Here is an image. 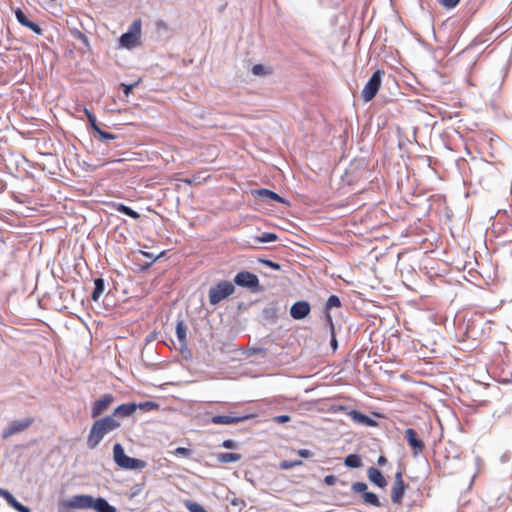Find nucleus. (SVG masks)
Here are the masks:
<instances>
[{
  "label": "nucleus",
  "instance_id": "1",
  "mask_svg": "<svg viewBox=\"0 0 512 512\" xmlns=\"http://www.w3.org/2000/svg\"><path fill=\"white\" fill-rule=\"evenodd\" d=\"M121 426V422L115 417L106 416L96 420L88 434L87 446L89 449H95L102 441L105 435L116 430Z\"/></svg>",
  "mask_w": 512,
  "mask_h": 512
},
{
  "label": "nucleus",
  "instance_id": "2",
  "mask_svg": "<svg viewBox=\"0 0 512 512\" xmlns=\"http://www.w3.org/2000/svg\"><path fill=\"white\" fill-rule=\"evenodd\" d=\"M113 458L120 468L127 470L142 469L146 466L144 461L127 456L120 443H116L113 447Z\"/></svg>",
  "mask_w": 512,
  "mask_h": 512
},
{
  "label": "nucleus",
  "instance_id": "3",
  "mask_svg": "<svg viewBox=\"0 0 512 512\" xmlns=\"http://www.w3.org/2000/svg\"><path fill=\"white\" fill-rule=\"evenodd\" d=\"M235 291V286L229 281H220L215 286L209 289V303L217 305L222 300L232 295Z\"/></svg>",
  "mask_w": 512,
  "mask_h": 512
},
{
  "label": "nucleus",
  "instance_id": "4",
  "mask_svg": "<svg viewBox=\"0 0 512 512\" xmlns=\"http://www.w3.org/2000/svg\"><path fill=\"white\" fill-rule=\"evenodd\" d=\"M384 75V71L377 70L373 73V75L370 77L366 85L364 86L361 97L364 100V102H369L377 95L381 82H382V76Z\"/></svg>",
  "mask_w": 512,
  "mask_h": 512
},
{
  "label": "nucleus",
  "instance_id": "5",
  "mask_svg": "<svg viewBox=\"0 0 512 512\" xmlns=\"http://www.w3.org/2000/svg\"><path fill=\"white\" fill-rule=\"evenodd\" d=\"M234 283L239 287L250 289L252 292L259 291L258 277L248 271L237 273L234 277Z\"/></svg>",
  "mask_w": 512,
  "mask_h": 512
},
{
  "label": "nucleus",
  "instance_id": "6",
  "mask_svg": "<svg viewBox=\"0 0 512 512\" xmlns=\"http://www.w3.org/2000/svg\"><path fill=\"white\" fill-rule=\"evenodd\" d=\"M34 422V419L31 417L14 420L12 421L5 429L2 431V437L4 439L11 437L14 434L20 433L28 429L32 423Z\"/></svg>",
  "mask_w": 512,
  "mask_h": 512
},
{
  "label": "nucleus",
  "instance_id": "7",
  "mask_svg": "<svg viewBox=\"0 0 512 512\" xmlns=\"http://www.w3.org/2000/svg\"><path fill=\"white\" fill-rule=\"evenodd\" d=\"M139 37H140V22L135 21L131 25L130 30L121 35L119 41L123 47L131 48L136 44Z\"/></svg>",
  "mask_w": 512,
  "mask_h": 512
},
{
  "label": "nucleus",
  "instance_id": "8",
  "mask_svg": "<svg viewBox=\"0 0 512 512\" xmlns=\"http://www.w3.org/2000/svg\"><path fill=\"white\" fill-rule=\"evenodd\" d=\"M93 496L91 495H74L70 499L64 501L66 507L72 509H90L92 507Z\"/></svg>",
  "mask_w": 512,
  "mask_h": 512
},
{
  "label": "nucleus",
  "instance_id": "9",
  "mask_svg": "<svg viewBox=\"0 0 512 512\" xmlns=\"http://www.w3.org/2000/svg\"><path fill=\"white\" fill-rule=\"evenodd\" d=\"M405 483L403 481L402 472L398 471L395 474V481L392 486V492H391V500L395 504H400L402 502L404 493H405Z\"/></svg>",
  "mask_w": 512,
  "mask_h": 512
},
{
  "label": "nucleus",
  "instance_id": "10",
  "mask_svg": "<svg viewBox=\"0 0 512 512\" xmlns=\"http://www.w3.org/2000/svg\"><path fill=\"white\" fill-rule=\"evenodd\" d=\"M254 415H215L210 419L212 424L217 425H230V424H238L240 422H244L248 419H251Z\"/></svg>",
  "mask_w": 512,
  "mask_h": 512
},
{
  "label": "nucleus",
  "instance_id": "11",
  "mask_svg": "<svg viewBox=\"0 0 512 512\" xmlns=\"http://www.w3.org/2000/svg\"><path fill=\"white\" fill-rule=\"evenodd\" d=\"M404 437L407 443L413 449L414 455L422 453L425 449V443L418 438L416 431L412 428H407L404 432Z\"/></svg>",
  "mask_w": 512,
  "mask_h": 512
},
{
  "label": "nucleus",
  "instance_id": "12",
  "mask_svg": "<svg viewBox=\"0 0 512 512\" xmlns=\"http://www.w3.org/2000/svg\"><path fill=\"white\" fill-rule=\"evenodd\" d=\"M114 401V397L111 394H105L100 399L93 403L91 416L97 418L103 412H105Z\"/></svg>",
  "mask_w": 512,
  "mask_h": 512
},
{
  "label": "nucleus",
  "instance_id": "13",
  "mask_svg": "<svg viewBox=\"0 0 512 512\" xmlns=\"http://www.w3.org/2000/svg\"><path fill=\"white\" fill-rule=\"evenodd\" d=\"M310 310V304L307 301H298L291 306L290 314L293 319L301 320L308 316Z\"/></svg>",
  "mask_w": 512,
  "mask_h": 512
},
{
  "label": "nucleus",
  "instance_id": "14",
  "mask_svg": "<svg viewBox=\"0 0 512 512\" xmlns=\"http://www.w3.org/2000/svg\"><path fill=\"white\" fill-rule=\"evenodd\" d=\"M14 13H15V17H16L17 21L22 26L29 28L30 30H32L34 33H36L38 35H42L43 29L37 23L30 21L27 18V16L25 15V13L20 8H17L14 11Z\"/></svg>",
  "mask_w": 512,
  "mask_h": 512
},
{
  "label": "nucleus",
  "instance_id": "15",
  "mask_svg": "<svg viewBox=\"0 0 512 512\" xmlns=\"http://www.w3.org/2000/svg\"><path fill=\"white\" fill-rule=\"evenodd\" d=\"M137 409V404L135 403H124L119 405L114 409L113 413L110 415L111 417H115V419H120L128 417L132 415Z\"/></svg>",
  "mask_w": 512,
  "mask_h": 512
},
{
  "label": "nucleus",
  "instance_id": "16",
  "mask_svg": "<svg viewBox=\"0 0 512 512\" xmlns=\"http://www.w3.org/2000/svg\"><path fill=\"white\" fill-rule=\"evenodd\" d=\"M348 415L357 424L368 426V427H374L377 425V422L374 419L370 418L369 416H367L357 410H350L348 412Z\"/></svg>",
  "mask_w": 512,
  "mask_h": 512
},
{
  "label": "nucleus",
  "instance_id": "17",
  "mask_svg": "<svg viewBox=\"0 0 512 512\" xmlns=\"http://www.w3.org/2000/svg\"><path fill=\"white\" fill-rule=\"evenodd\" d=\"M367 476L368 479L379 488H385L387 486V481L379 469L370 467L367 470Z\"/></svg>",
  "mask_w": 512,
  "mask_h": 512
},
{
  "label": "nucleus",
  "instance_id": "18",
  "mask_svg": "<svg viewBox=\"0 0 512 512\" xmlns=\"http://www.w3.org/2000/svg\"><path fill=\"white\" fill-rule=\"evenodd\" d=\"M253 194L267 202H285V200L280 195L268 189H258L253 191Z\"/></svg>",
  "mask_w": 512,
  "mask_h": 512
},
{
  "label": "nucleus",
  "instance_id": "19",
  "mask_svg": "<svg viewBox=\"0 0 512 512\" xmlns=\"http://www.w3.org/2000/svg\"><path fill=\"white\" fill-rule=\"evenodd\" d=\"M92 509L97 512H117L116 508L108 503L105 498L98 497L92 500Z\"/></svg>",
  "mask_w": 512,
  "mask_h": 512
},
{
  "label": "nucleus",
  "instance_id": "20",
  "mask_svg": "<svg viewBox=\"0 0 512 512\" xmlns=\"http://www.w3.org/2000/svg\"><path fill=\"white\" fill-rule=\"evenodd\" d=\"M187 327L183 320H178L176 324V336L181 345V348L187 346Z\"/></svg>",
  "mask_w": 512,
  "mask_h": 512
},
{
  "label": "nucleus",
  "instance_id": "21",
  "mask_svg": "<svg viewBox=\"0 0 512 512\" xmlns=\"http://www.w3.org/2000/svg\"><path fill=\"white\" fill-rule=\"evenodd\" d=\"M5 500L11 507H13L18 512H31L29 507L24 506L19 501H17L16 498L11 493L5 494Z\"/></svg>",
  "mask_w": 512,
  "mask_h": 512
},
{
  "label": "nucleus",
  "instance_id": "22",
  "mask_svg": "<svg viewBox=\"0 0 512 512\" xmlns=\"http://www.w3.org/2000/svg\"><path fill=\"white\" fill-rule=\"evenodd\" d=\"M105 290V282L102 278H96L94 280V290L91 298L93 301H98Z\"/></svg>",
  "mask_w": 512,
  "mask_h": 512
},
{
  "label": "nucleus",
  "instance_id": "23",
  "mask_svg": "<svg viewBox=\"0 0 512 512\" xmlns=\"http://www.w3.org/2000/svg\"><path fill=\"white\" fill-rule=\"evenodd\" d=\"M216 457L220 463L237 462L242 458L241 454L231 452H222L217 454Z\"/></svg>",
  "mask_w": 512,
  "mask_h": 512
},
{
  "label": "nucleus",
  "instance_id": "24",
  "mask_svg": "<svg viewBox=\"0 0 512 512\" xmlns=\"http://www.w3.org/2000/svg\"><path fill=\"white\" fill-rule=\"evenodd\" d=\"M115 209H116V211L123 213L135 220L140 218V214L137 211L133 210L132 208H130L122 203H117L115 205Z\"/></svg>",
  "mask_w": 512,
  "mask_h": 512
},
{
  "label": "nucleus",
  "instance_id": "25",
  "mask_svg": "<svg viewBox=\"0 0 512 512\" xmlns=\"http://www.w3.org/2000/svg\"><path fill=\"white\" fill-rule=\"evenodd\" d=\"M363 502L367 505L374 506V507H380L381 502L378 498V496L373 492L366 491L362 494Z\"/></svg>",
  "mask_w": 512,
  "mask_h": 512
},
{
  "label": "nucleus",
  "instance_id": "26",
  "mask_svg": "<svg viewBox=\"0 0 512 512\" xmlns=\"http://www.w3.org/2000/svg\"><path fill=\"white\" fill-rule=\"evenodd\" d=\"M344 464L349 468H359L362 466V460L357 454H349L345 457Z\"/></svg>",
  "mask_w": 512,
  "mask_h": 512
},
{
  "label": "nucleus",
  "instance_id": "27",
  "mask_svg": "<svg viewBox=\"0 0 512 512\" xmlns=\"http://www.w3.org/2000/svg\"><path fill=\"white\" fill-rule=\"evenodd\" d=\"M277 239H278V236L275 233H271V232H264L262 235L256 236L253 238L254 242L257 244L274 242Z\"/></svg>",
  "mask_w": 512,
  "mask_h": 512
},
{
  "label": "nucleus",
  "instance_id": "28",
  "mask_svg": "<svg viewBox=\"0 0 512 512\" xmlns=\"http://www.w3.org/2000/svg\"><path fill=\"white\" fill-rule=\"evenodd\" d=\"M340 306H341L340 298L337 295H331L327 299L326 304H325L326 316L328 317V315H330L329 310H331L332 308H338Z\"/></svg>",
  "mask_w": 512,
  "mask_h": 512
},
{
  "label": "nucleus",
  "instance_id": "29",
  "mask_svg": "<svg viewBox=\"0 0 512 512\" xmlns=\"http://www.w3.org/2000/svg\"><path fill=\"white\" fill-rule=\"evenodd\" d=\"M302 464H303L302 460H293V461L284 460V461L280 462L279 468L282 470H289L293 467L301 466Z\"/></svg>",
  "mask_w": 512,
  "mask_h": 512
},
{
  "label": "nucleus",
  "instance_id": "30",
  "mask_svg": "<svg viewBox=\"0 0 512 512\" xmlns=\"http://www.w3.org/2000/svg\"><path fill=\"white\" fill-rule=\"evenodd\" d=\"M83 111H84L85 115L87 116L88 122H89L90 126L92 127V129L94 131H96L97 128H100L98 126V124H97V120H96L95 115L90 110H88L87 108H84Z\"/></svg>",
  "mask_w": 512,
  "mask_h": 512
},
{
  "label": "nucleus",
  "instance_id": "31",
  "mask_svg": "<svg viewBox=\"0 0 512 512\" xmlns=\"http://www.w3.org/2000/svg\"><path fill=\"white\" fill-rule=\"evenodd\" d=\"M95 132L98 134V138L102 142H107L108 140H114L116 138V136L114 134L105 132V131L101 130L100 128H97V130Z\"/></svg>",
  "mask_w": 512,
  "mask_h": 512
},
{
  "label": "nucleus",
  "instance_id": "32",
  "mask_svg": "<svg viewBox=\"0 0 512 512\" xmlns=\"http://www.w3.org/2000/svg\"><path fill=\"white\" fill-rule=\"evenodd\" d=\"M367 484L365 482H355L351 485V491L354 493H365L367 491Z\"/></svg>",
  "mask_w": 512,
  "mask_h": 512
},
{
  "label": "nucleus",
  "instance_id": "33",
  "mask_svg": "<svg viewBox=\"0 0 512 512\" xmlns=\"http://www.w3.org/2000/svg\"><path fill=\"white\" fill-rule=\"evenodd\" d=\"M328 323H329V326H330V329H331V341H330V344H331L333 350H336L338 344H337V340H336L335 333H334V325H333V321H332L331 315H328Z\"/></svg>",
  "mask_w": 512,
  "mask_h": 512
},
{
  "label": "nucleus",
  "instance_id": "34",
  "mask_svg": "<svg viewBox=\"0 0 512 512\" xmlns=\"http://www.w3.org/2000/svg\"><path fill=\"white\" fill-rule=\"evenodd\" d=\"M251 71L255 76H263L269 73L267 68L261 64L254 65Z\"/></svg>",
  "mask_w": 512,
  "mask_h": 512
},
{
  "label": "nucleus",
  "instance_id": "35",
  "mask_svg": "<svg viewBox=\"0 0 512 512\" xmlns=\"http://www.w3.org/2000/svg\"><path fill=\"white\" fill-rule=\"evenodd\" d=\"M440 5L446 9H452L458 5L461 0H436Z\"/></svg>",
  "mask_w": 512,
  "mask_h": 512
},
{
  "label": "nucleus",
  "instance_id": "36",
  "mask_svg": "<svg viewBox=\"0 0 512 512\" xmlns=\"http://www.w3.org/2000/svg\"><path fill=\"white\" fill-rule=\"evenodd\" d=\"M156 407H157V404L152 401L143 402V403H140L139 405H137V408H139L143 411H149Z\"/></svg>",
  "mask_w": 512,
  "mask_h": 512
},
{
  "label": "nucleus",
  "instance_id": "37",
  "mask_svg": "<svg viewBox=\"0 0 512 512\" xmlns=\"http://www.w3.org/2000/svg\"><path fill=\"white\" fill-rule=\"evenodd\" d=\"M259 262H261L262 264L274 269V270H280L281 269V266L280 264L276 263V262H273L271 260H267V259H259Z\"/></svg>",
  "mask_w": 512,
  "mask_h": 512
},
{
  "label": "nucleus",
  "instance_id": "38",
  "mask_svg": "<svg viewBox=\"0 0 512 512\" xmlns=\"http://www.w3.org/2000/svg\"><path fill=\"white\" fill-rule=\"evenodd\" d=\"M74 35H75V37H76L78 40H80V41H81V42H82L86 47H89V46H90L89 39H88V37H87L84 33L80 32V31H77Z\"/></svg>",
  "mask_w": 512,
  "mask_h": 512
},
{
  "label": "nucleus",
  "instance_id": "39",
  "mask_svg": "<svg viewBox=\"0 0 512 512\" xmlns=\"http://www.w3.org/2000/svg\"><path fill=\"white\" fill-rule=\"evenodd\" d=\"M143 256L147 257V258H150L151 259V262H149L148 264H146V268L147 267H150L157 259H159L163 254L164 252H161L158 256H153V254L149 253V252H142Z\"/></svg>",
  "mask_w": 512,
  "mask_h": 512
},
{
  "label": "nucleus",
  "instance_id": "40",
  "mask_svg": "<svg viewBox=\"0 0 512 512\" xmlns=\"http://www.w3.org/2000/svg\"><path fill=\"white\" fill-rule=\"evenodd\" d=\"M174 453L175 454H180V455H182L184 457H188V456H190L191 451H190V449L185 448V447H178V448L175 449Z\"/></svg>",
  "mask_w": 512,
  "mask_h": 512
},
{
  "label": "nucleus",
  "instance_id": "41",
  "mask_svg": "<svg viewBox=\"0 0 512 512\" xmlns=\"http://www.w3.org/2000/svg\"><path fill=\"white\" fill-rule=\"evenodd\" d=\"M297 454L302 458H310L314 456V453L308 449H299Z\"/></svg>",
  "mask_w": 512,
  "mask_h": 512
},
{
  "label": "nucleus",
  "instance_id": "42",
  "mask_svg": "<svg viewBox=\"0 0 512 512\" xmlns=\"http://www.w3.org/2000/svg\"><path fill=\"white\" fill-rule=\"evenodd\" d=\"M222 447L226 449H235L237 447V443L231 439H227L223 441Z\"/></svg>",
  "mask_w": 512,
  "mask_h": 512
},
{
  "label": "nucleus",
  "instance_id": "43",
  "mask_svg": "<svg viewBox=\"0 0 512 512\" xmlns=\"http://www.w3.org/2000/svg\"><path fill=\"white\" fill-rule=\"evenodd\" d=\"M273 421L276 422V423H286L288 421H290V416L288 415H279V416H275L273 418Z\"/></svg>",
  "mask_w": 512,
  "mask_h": 512
},
{
  "label": "nucleus",
  "instance_id": "44",
  "mask_svg": "<svg viewBox=\"0 0 512 512\" xmlns=\"http://www.w3.org/2000/svg\"><path fill=\"white\" fill-rule=\"evenodd\" d=\"M337 482V477L334 475H327L324 478V483L328 486H332Z\"/></svg>",
  "mask_w": 512,
  "mask_h": 512
},
{
  "label": "nucleus",
  "instance_id": "45",
  "mask_svg": "<svg viewBox=\"0 0 512 512\" xmlns=\"http://www.w3.org/2000/svg\"><path fill=\"white\" fill-rule=\"evenodd\" d=\"M231 504L233 506H237L239 508H242L245 505L244 501L242 499H240V498H233L231 500Z\"/></svg>",
  "mask_w": 512,
  "mask_h": 512
},
{
  "label": "nucleus",
  "instance_id": "46",
  "mask_svg": "<svg viewBox=\"0 0 512 512\" xmlns=\"http://www.w3.org/2000/svg\"><path fill=\"white\" fill-rule=\"evenodd\" d=\"M135 85H136V83H135V84H129V85H127V84H122V86H123V88H124V94H125V96H129V94L131 93V91H132V89H133V87H134Z\"/></svg>",
  "mask_w": 512,
  "mask_h": 512
},
{
  "label": "nucleus",
  "instance_id": "47",
  "mask_svg": "<svg viewBox=\"0 0 512 512\" xmlns=\"http://www.w3.org/2000/svg\"><path fill=\"white\" fill-rule=\"evenodd\" d=\"M378 465L383 466L387 463V459L384 456H379L377 460Z\"/></svg>",
  "mask_w": 512,
  "mask_h": 512
},
{
  "label": "nucleus",
  "instance_id": "48",
  "mask_svg": "<svg viewBox=\"0 0 512 512\" xmlns=\"http://www.w3.org/2000/svg\"><path fill=\"white\" fill-rule=\"evenodd\" d=\"M7 493H10V492H9V491H7V490H4V489H2V488H0V496H1V497H3V498L5 499V494H7Z\"/></svg>",
  "mask_w": 512,
  "mask_h": 512
},
{
  "label": "nucleus",
  "instance_id": "49",
  "mask_svg": "<svg viewBox=\"0 0 512 512\" xmlns=\"http://www.w3.org/2000/svg\"><path fill=\"white\" fill-rule=\"evenodd\" d=\"M157 25H158L159 27H160V26H165V23H164V22H159Z\"/></svg>",
  "mask_w": 512,
  "mask_h": 512
},
{
  "label": "nucleus",
  "instance_id": "50",
  "mask_svg": "<svg viewBox=\"0 0 512 512\" xmlns=\"http://www.w3.org/2000/svg\"><path fill=\"white\" fill-rule=\"evenodd\" d=\"M339 409L340 410H345L346 408L344 406H341Z\"/></svg>",
  "mask_w": 512,
  "mask_h": 512
}]
</instances>
